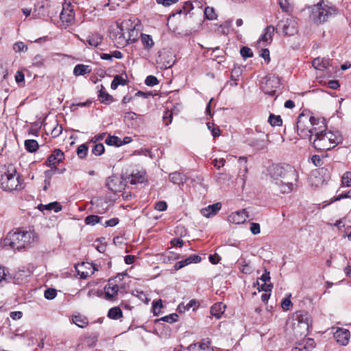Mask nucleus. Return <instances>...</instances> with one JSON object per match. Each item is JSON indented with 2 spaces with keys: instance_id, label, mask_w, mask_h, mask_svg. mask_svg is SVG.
I'll list each match as a JSON object with an SVG mask.
<instances>
[{
  "instance_id": "obj_1",
  "label": "nucleus",
  "mask_w": 351,
  "mask_h": 351,
  "mask_svg": "<svg viewBox=\"0 0 351 351\" xmlns=\"http://www.w3.org/2000/svg\"><path fill=\"white\" fill-rule=\"evenodd\" d=\"M296 127L298 134L304 139H312L313 136L327 131L324 119L315 118L304 112L298 116Z\"/></svg>"
},
{
  "instance_id": "obj_2",
  "label": "nucleus",
  "mask_w": 351,
  "mask_h": 351,
  "mask_svg": "<svg viewBox=\"0 0 351 351\" xmlns=\"http://www.w3.org/2000/svg\"><path fill=\"white\" fill-rule=\"evenodd\" d=\"M270 174L272 182L282 193H290L298 178L296 170L289 165L273 166Z\"/></svg>"
},
{
  "instance_id": "obj_3",
  "label": "nucleus",
  "mask_w": 351,
  "mask_h": 351,
  "mask_svg": "<svg viewBox=\"0 0 351 351\" xmlns=\"http://www.w3.org/2000/svg\"><path fill=\"white\" fill-rule=\"evenodd\" d=\"M38 240V235L34 230H18L10 232L4 239L5 246H10L14 250L26 249Z\"/></svg>"
},
{
  "instance_id": "obj_4",
  "label": "nucleus",
  "mask_w": 351,
  "mask_h": 351,
  "mask_svg": "<svg viewBox=\"0 0 351 351\" xmlns=\"http://www.w3.org/2000/svg\"><path fill=\"white\" fill-rule=\"evenodd\" d=\"M308 141L316 150L327 151L341 143L343 137L339 131H326Z\"/></svg>"
},
{
  "instance_id": "obj_5",
  "label": "nucleus",
  "mask_w": 351,
  "mask_h": 351,
  "mask_svg": "<svg viewBox=\"0 0 351 351\" xmlns=\"http://www.w3.org/2000/svg\"><path fill=\"white\" fill-rule=\"evenodd\" d=\"M0 185L5 191H13L22 189L21 176L17 174L15 167H10L1 176Z\"/></svg>"
},
{
  "instance_id": "obj_6",
  "label": "nucleus",
  "mask_w": 351,
  "mask_h": 351,
  "mask_svg": "<svg viewBox=\"0 0 351 351\" xmlns=\"http://www.w3.org/2000/svg\"><path fill=\"white\" fill-rule=\"evenodd\" d=\"M337 13V10L335 7L322 1L313 7L311 18L315 23L321 24L327 21L330 16Z\"/></svg>"
},
{
  "instance_id": "obj_7",
  "label": "nucleus",
  "mask_w": 351,
  "mask_h": 351,
  "mask_svg": "<svg viewBox=\"0 0 351 351\" xmlns=\"http://www.w3.org/2000/svg\"><path fill=\"white\" fill-rule=\"evenodd\" d=\"M277 32L282 33L285 36H293L297 33V23L293 20L287 19L278 22L276 26Z\"/></svg>"
},
{
  "instance_id": "obj_8",
  "label": "nucleus",
  "mask_w": 351,
  "mask_h": 351,
  "mask_svg": "<svg viewBox=\"0 0 351 351\" xmlns=\"http://www.w3.org/2000/svg\"><path fill=\"white\" fill-rule=\"evenodd\" d=\"M280 82L278 77H266L265 82L262 83L261 89L264 93L270 96H274L276 88L279 86Z\"/></svg>"
},
{
  "instance_id": "obj_9",
  "label": "nucleus",
  "mask_w": 351,
  "mask_h": 351,
  "mask_svg": "<svg viewBox=\"0 0 351 351\" xmlns=\"http://www.w3.org/2000/svg\"><path fill=\"white\" fill-rule=\"evenodd\" d=\"M60 17L61 21L67 25L71 24L74 21L75 14L70 1H64Z\"/></svg>"
},
{
  "instance_id": "obj_10",
  "label": "nucleus",
  "mask_w": 351,
  "mask_h": 351,
  "mask_svg": "<svg viewBox=\"0 0 351 351\" xmlns=\"http://www.w3.org/2000/svg\"><path fill=\"white\" fill-rule=\"evenodd\" d=\"M125 186L123 178L117 176H110L106 180V186L114 193L121 192Z\"/></svg>"
},
{
  "instance_id": "obj_11",
  "label": "nucleus",
  "mask_w": 351,
  "mask_h": 351,
  "mask_svg": "<svg viewBox=\"0 0 351 351\" xmlns=\"http://www.w3.org/2000/svg\"><path fill=\"white\" fill-rule=\"evenodd\" d=\"M64 158V152L60 149H56L53 154H51L47 159L45 164L47 167H55L57 169L56 166L60 163Z\"/></svg>"
},
{
  "instance_id": "obj_12",
  "label": "nucleus",
  "mask_w": 351,
  "mask_h": 351,
  "mask_svg": "<svg viewBox=\"0 0 351 351\" xmlns=\"http://www.w3.org/2000/svg\"><path fill=\"white\" fill-rule=\"evenodd\" d=\"M334 337L340 345L346 346L350 338V333L348 329L339 328L334 332Z\"/></svg>"
},
{
  "instance_id": "obj_13",
  "label": "nucleus",
  "mask_w": 351,
  "mask_h": 351,
  "mask_svg": "<svg viewBox=\"0 0 351 351\" xmlns=\"http://www.w3.org/2000/svg\"><path fill=\"white\" fill-rule=\"evenodd\" d=\"M221 208V204L220 202H217L202 208L200 210V213L204 217L209 218L216 215Z\"/></svg>"
},
{
  "instance_id": "obj_14",
  "label": "nucleus",
  "mask_w": 351,
  "mask_h": 351,
  "mask_svg": "<svg viewBox=\"0 0 351 351\" xmlns=\"http://www.w3.org/2000/svg\"><path fill=\"white\" fill-rule=\"evenodd\" d=\"M246 209L232 213L228 216V221L235 224H241L245 221L247 218Z\"/></svg>"
},
{
  "instance_id": "obj_15",
  "label": "nucleus",
  "mask_w": 351,
  "mask_h": 351,
  "mask_svg": "<svg viewBox=\"0 0 351 351\" xmlns=\"http://www.w3.org/2000/svg\"><path fill=\"white\" fill-rule=\"evenodd\" d=\"M105 296L107 300H112L117 294L119 287L112 280H109L108 284L104 287Z\"/></svg>"
},
{
  "instance_id": "obj_16",
  "label": "nucleus",
  "mask_w": 351,
  "mask_h": 351,
  "mask_svg": "<svg viewBox=\"0 0 351 351\" xmlns=\"http://www.w3.org/2000/svg\"><path fill=\"white\" fill-rule=\"evenodd\" d=\"M145 180V173L137 171L136 173L132 172L130 176L126 177L125 181L126 183L131 184H136L143 183Z\"/></svg>"
},
{
  "instance_id": "obj_17",
  "label": "nucleus",
  "mask_w": 351,
  "mask_h": 351,
  "mask_svg": "<svg viewBox=\"0 0 351 351\" xmlns=\"http://www.w3.org/2000/svg\"><path fill=\"white\" fill-rule=\"evenodd\" d=\"M274 31L275 28L273 25L267 26L264 29L263 34L259 38L258 43H270L272 40Z\"/></svg>"
},
{
  "instance_id": "obj_18",
  "label": "nucleus",
  "mask_w": 351,
  "mask_h": 351,
  "mask_svg": "<svg viewBox=\"0 0 351 351\" xmlns=\"http://www.w3.org/2000/svg\"><path fill=\"white\" fill-rule=\"evenodd\" d=\"M263 136L266 137V139L265 138H252L251 139L248 140V144L249 145L254 147L256 148L257 149H263L265 148L268 144V139H267V134H263Z\"/></svg>"
},
{
  "instance_id": "obj_19",
  "label": "nucleus",
  "mask_w": 351,
  "mask_h": 351,
  "mask_svg": "<svg viewBox=\"0 0 351 351\" xmlns=\"http://www.w3.org/2000/svg\"><path fill=\"white\" fill-rule=\"evenodd\" d=\"M312 65L315 69L323 71L325 69H329L330 62L328 60L316 58L313 60Z\"/></svg>"
},
{
  "instance_id": "obj_20",
  "label": "nucleus",
  "mask_w": 351,
  "mask_h": 351,
  "mask_svg": "<svg viewBox=\"0 0 351 351\" xmlns=\"http://www.w3.org/2000/svg\"><path fill=\"white\" fill-rule=\"evenodd\" d=\"M226 308V306L222 303H216L210 308V313L213 316L215 317L217 319H219L221 317V315L224 313Z\"/></svg>"
},
{
  "instance_id": "obj_21",
  "label": "nucleus",
  "mask_w": 351,
  "mask_h": 351,
  "mask_svg": "<svg viewBox=\"0 0 351 351\" xmlns=\"http://www.w3.org/2000/svg\"><path fill=\"white\" fill-rule=\"evenodd\" d=\"M169 180L175 184H183L186 182V177L182 173L175 171L169 174Z\"/></svg>"
},
{
  "instance_id": "obj_22",
  "label": "nucleus",
  "mask_w": 351,
  "mask_h": 351,
  "mask_svg": "<svg viewBox=\"0 0 351 351\" xmlns=\"http://www.w3.org/2000/svg\"><path fill=\"white\" fill-rule=\"evenodd\" d=\"M103 38L98 34H95L91 36H88L84 43L88 44L92 47H97L102 40Z\"/></svg>"
},
{
  "instance_id": "obj_23",
  "label": "nucleus",
  "mask_w": 351,
  "mask_h": 351,
  "mask_svg": "<svg viewBox=\"0 0 351 351\" xmlns=\"http://www.w3.org/2000/svg\"><path fill=\"white\" fill-rule=\"evenodd\" d=\"M91 69L90 66L85 64H77L73 69V74L75 76L84 75L86 73H90Z\"/></svg>"
},
{
  "instance_id": "obj_24",
  "label": "nucleus",
  "mask_w": 351,
  "mask_h": 351,
  "mask_svg": "<svg viewBox=\"0 0 351 351\" xmlns=\"http://www.w3.org/2000/svg\"><path fill=\"white\" fill-rule=\"evenodd\" d=\"M38 208L40 210H53L56 213H58L60 211L62 208V206L60 204V203L57 202H51L48 204H40L38 206Z\"/></svg>"
},
{
  "instance_id": "obj_25",
  "label": "nucleus",
  "mask_w": 351,
  "mask_h": 351,
  "mask_svg": "<svg viewBox=\"0 0 351 351\" xmlns=\"http://www.w3.org/2000/svg\"><path fill=\"white\" fill-rule=\"evenodd\" d=\"M141 40L145 49L148 51L150 50L154 45L152 36L148 34H141Z\"/></svg>"
},
{
  "instance_id": "obj_26",
  "label": "nucleus",
  "mask_w": 351,
  "mask_h": 351,
  "mask_svg": "<svg viewBox=\"0 0 351 351\" xmlns=\"http://www.w3.org/2000/svg\"><path fill=\"white\" fill-rule=\"evenodd\" d=\"M99 99L101 103L108 104L112 101V96L108 94L105 90L104 87L101 85V89L99 90Z\"/></svg>"
},
{
  "instance_id": "obj_27",
  "label": "nucleus",
  "mask_w": 351,
  "mask_h": 351,
  "mask_svg": "<svg viewBox=\"0 0 351 351\" xmlns=\"http://www.w3.org/2000/svg\"><path fill=\"white\" fill-rule=\"evenodd\" d=\"M25 147L27 152L34 153L38 149V143L36 140L28 139L25 141Z\"/></svg>"
},
{
  "instance_id": "obj_28",
  "label": "nucleus",
  "mask_w": 351,
  "mask_h": 351,
  "mask_svg": "<svg viewBox=\"0 0 351 351\" xmlns=\"http://www.w3.org/2000/svg\"><path fill=\"white\" fill-rule=\"evenodd\" d=\"M108 316L112 319H118L123 316L122 311L118 306L111 308L108 313Z\"/></svg>"
},
{
  "instance_id": "obj_29",
  "label": "nucleus",
  "mask_w": 351,
  "mask_h": 351,
  "mask_svg": "<svg viewBox=\"0 0 351 351\" xmlns=\"http://www.w3.org/2000/svg\"><path fill=\"white\" fill-rule=\"evenodd\" d=\"M126 80L123 78L121 75H117L114 77V79L111 83L110 87L112 90L117 88L119 85H125Z\"/></svg>"
},
{
  "instance_id": "obj_30",
  "label": "nucleus",
  "mask_w": 351,
  "mask_h": 351,
  "mask_svg": "<svg viewBox=\"0 0 351 351\" xmlns=\"http://www.w3.org/2000/svg\"><path fill=\"white\" fill-rule=\"evenodd\" d=\"M73 323L80 328H84L88 324V320L86 317L80 315H74L72 318Z\"/></svg>"
},
{
  "instance_id": "obj_31",
  "label": "nucleus",
  "mask_w": 351,
  "mask_h": 351,
  "mask_svg": "<svg viewBox=\"0 0 351 351\" xmlns=\"http://www.w3.org/2000/svg\"><path fill=\"white\" fill-rule=\"evenodd\" d=\"M105 143L108 145L121 146V138L116 136H108Z\"/></svg>"
},
{
  "instance_id": "obj_32",
  "label": "nucleus",
  "mask_w": 351,
  "mask_h": 351,
  "mask_svg": "<svg viewBox=\"0 0 351 351\" xmlns=\"http://www.w3.org/2000/svg\"><path fill=\"white\" fill-rule=\"evenodd\" d=\"M268 121L271 126H280L282 123V120L279 115L271 114L269 117Z\"/></svg>"
},
{
  "instance_id": "obj_33",
  "label": "nucleus",
  "mask_w": 351,
  "mask_h": 351,
  "mask_svg": "<svg viewBox=\"0 0 351 351\" xmlns=\"http://www.w3.org/2000/svg\"><path fill=\"white\" fill-rule=\"evenodd\" d=\"M88 147L86 144H82L77 148V154L81 159L85 158L87 155Z\"/></svg>"
},
{
  "instance_id": "obj_34",
  "label": "nucleus",
  "mask_w": 351,
  "mask_h": 351,
  "mask_svg": "<svg viewBox=\"0 0 351 351\" xmlns=\"http://www.w3.org/2000/svg\"><path fill=\"white\" fill-rule=\"evenodd\" d=\"M239 162L240 163V170L239 174H247L248 171L247 167V158L241 156L239 158Z\"/></svg>"
},
{
  "instance_id": "obj_35",
  "label": "nucleus",
  "mask_w": 351,
  "mask_h": 351,
  "mask_svg": "<svg viewBox=\"0 0 351 351\" xmlns=\"http://www.w3.org/2000/svg\"><path fill=\"white\" fill-rule=\"evenodd\" d=\"M101 217L97 215H88L85 218V223L87 225L94 226L96 223H99Z\"/></svg>"
},
{
  "instance_id": "obj_36",
  "label": "nucleus",
  "mask_w": 351,
  "mask_h": 351,
  "mask_svg": "<svg viewBox=\"0 0 351 351\" xmlns=\"http://www.w3.org/2000/svg\"><path fill=\"white\" fill-rule=\"evenodd\" d=\"M104 151L105 148L102 143L95 144L92 149V153L95 156H101Z\"/></svg>"
},
{
  "instance_id": "obj_37",
  "label": "nucleus",
  "mask_w": 351,
  "mask_h": 351,
  "mask_svg": "<svg viewBox=\"0 0 351 351\" xmlns=\"http://www.w3.org/2000/svg\"><path fill=\"white\" fill-rule=\"evenodd\" d=\"M204 15L208 20H213L217 18V14L215 12V10L210 7H206L204 10Z\"/></svg>"
},
{
  "instance_id": "obj_38",
  "label": "nucleus",
  "mask_w": 351,
  "mask_h": 351,
  "mask_svg": "<svg viewBox=\"0 0 351 351\" xmlns=\"http://www.w3.org/2000/svg\"><path fill=\"white\" fill-rule=\"evenodd\" d=\"M132 295L138 297L139 300H141L142 302H144L145 303L149 302V299L147 298L146 294L143 291L136 289L133 291Z\"/></svg>"
},
{
  "instance_id": "obj_39",
  "label": "nucleus",
  "mask_w": 351,
  "mask_h": 351,
  "mask_svg": "<svg viewBox=\"0 0 351 351\" xmlns=\"http://www.w3.org/2000/svg\"><path fill=\"white\" fill-rule=\"evenodd\" d=\"M56 295H57L56 290L53 288L47 289L44 293L45 298L47 300L54 299L56 298Z\"/></svg>"
},
{
  "instance_id": "obj_40",
  "label": "nucleus",
  "mask_w": 351,
  "mask_h": 351,
  "mask_svg": "<svg viewBox=\"0 0 351 351\" xmlns=\"http://www.w3.org/2000/svg\"><path fill=\"white\" fill-rule=\"evenodd\" d=\"M145 83L148 86H154L159 83L158 80L154 75H148L145 81Z\"/></svg>"
},
{
  "instance_id": "obj_41",
  "label": "nucleus",
  "mask_w": 351,
  "mask_h": 351,
  "mask_svg": "<svg viewBox=\"0 0 351 351\" xmlns=\"http://www.w3.org/2000/svg\"><path fill=\"white\" fill-rule=\"evenodd\" d=\"M178 315L176 313H171L169 315L162 317L160 319L167 323H174L178 321Z\"/></svg>"
},
{
  "instance_id": "obj_42",
  "label": "nucleus",
  "mask_w": 351,
  "mask_h": 351,
  "mask_svg": "<svg viewBox=\"0 0 351 351\" xmlns=\"http://www.w3.org/2000/svg\"><path fill=\"white\" fill-rule=\"evenodd\" d=\"M341 182L343 186H351V172L347 171L346 172L341 179Z\"/></svg>"
},
{
  "instance_id": "obj_43",
  "label": "nucleus",
  "mask_w": 351,
  "mask_h": 351,
  "mask_svg": "<svg viewBox=\"0 0 351 351\" xmlns=\"http://www.w3.org/2000/svg\"><path fill=\"white\" fill-rule=\"evenodd\" d=\"M210 344V339H204L202 340V341L201 343H199L198 346L197 345V349L195 351L205 350L209 348Z\"/></svg>"
},
{
  "instance_id": "obj_44",
  "label": "nucleus",
  "mask_w": 351,
  "mask_h": 351,
  "mask_svg": "<svg viewBox=\"0 0 351 351\" xmlns=\"http://www.w3.org/2000/svg\"><path fill=\"white\" fill-rule=\"evenodd\" d=\"M241 55L245 59L253 56V52L248 47H243L240 50Z\"/></svg>"
},
{
  "instance_id": "obj_45",
  "label": "nucleus",
  "mask_w": 351,
  "mask_h": 351,
  "mask_svg": "<svg viewBox=\"0 0 351 351\" xmlns=\"http://www.w3.org/2000/svg\"><path fill=\"white\" fill-rule=\"evenodd\" d=\"M13 49L16 52H21L23 51L27 50V46L25 45L23 42H17L14 44Z\"/></svg>"
},
{
  "instance_id": "obj_46",
  "label": "nucleus",
  "mask_w": 351,
  "mask_h": 351,
  "mask_svg": "<svg viewBox=\"0 0 351 351\" xmlns=\"http://www.w3.org/2000/svg\"><path fill=\"white\" fill-rule=\"evenodd\" d=\"M241 75V70L240 67L234 66L231 71L230 78L232 81L238 80L239 76Z\"/></svg>"
},
{
  "instance_id": "obj_47",
  "label": "nucleus",
  "mask_w": 351,
  "mask_h": 351,
  "mask_svg": "<svg viewBox=\"0 0 351 351\" xmlns=\"http://www.w3.org/2000/svg\"><path fill=\"white\" fill-rule=\"evenodd\" d=\"M62 132V128L61 125H60L58 123L56 122V125L53 127L51 132V134L52 137L56 138L59 136Z\"/></svg>"
},
{
  "instance_id": "obj_48",
  "label": "nucleus",
  "mask_w": 351,
  "mask_h": 351,
  "mask_svg": "<svg viewBox=\"0 0 351 351\" xmlns=\"http://www.w3.org/2000/svg\"><path fill=\"white\" fill-rule=\"evenodd\" d=\"M162 307V304L161 300H158L157 301H153L152 308H153L154 315H157L158 313H159V311Z\"/></svg>"
},
{
  "instance_id": "obj_49",
  "label": "nucleus",
  "mask_w": 351,
  "mask_h": 351,
  "mask_svg": "<svg viewBox=\"0 0 351 351\" xmlns=\"http://www.w3.org/2000/svg\"><path fill=\"white\" fill-rule=\"evenodd\" d=\"M311 161L315 167H321L324 165L323 158L318 155H314L311 158Z\"/></svg>"
},
{
  "instance_id": "obj_50",
  "label": "nucleus",
  "mask_w": 351,
  "mask_h": 351,
  "mask_svg": "<svg viewBox=\"0 0 351 351\" xmlns=\"http://www.w3.org/2000/svg\"><path fill=\"white\" fill-rule=\"evenodd\" d=\"M44 64V58L40 55H36L33 59V64L37 67H40Z\"/></svg>"
},
{
  "instance_id": "obj_51",
  "label": "nucleus",
  "mask_w": 351,
  "mask_h": 351,
  "mask_svg": "<svg viewBox=\"0 0 351 351\" xmlns=\"http://www.w3.org/2000/svg\"><path fill=\"white\" fill-rule=\"evenodd\" d=\"M291 306H292V302L289 298H285L282 300V301L281 302V307L284 310H286V311L289 310Z\"/></svg>"
},
{
  "instance_id": "obj_52",
  "label": "nucleus",
  "mask_w": 351,
  "mask_h": 351,
  "mask_svg": "<svg viewBox=\"0 0 351 351\" xmlns=\"http://www.w3.org/2000/svg\"><path fill=\"white\" fill-rule=\"evenodd\" d=\"M179 0H156L158 4H161L165 7H169L172 4H175L178 2Z\"/></svg>"
},
{
  "instance_id": "obj_53",
  "label": "nucleus",
  "mask_w": 351,
  "mask_h": 351,
  "mask_svg": "<svg viewBox=\"0 0 351 351\" xmlns=\"http://www.w3.org/2000/svg\"><path fill=\"white\" fill-rule=\"evenodd\" d=\"M260 56L263 58L267 63L270 62L269 51L268 49H262Z\"/></svg>"
},
{
  "instance_id": "obj_54",
  "label": "nucleus",
  "mask_w": 351,
  "mask_h": 351,
  "mask_svg": "<svg viewBox=\"0 0 351 351\" xmlns=\"http://www.w3.org/2000/svg\"><path fill=\"white\" fill-rule=\"evenodd\" d=\"M250 231L253 234H258L261 232L260 225L258 223H251Z\"/></svg>"
},
{
  "instance_id": "obj_55",
  "label": "nucleus",
  "mask_w": 351,
  "mask_h": 351,
  "mask_svg": "<svg viewBox=\"0 0 351 351\" xmlns=\"http://www.w3.org/2000/svg\"><path fill=\"white\" fill-rule=\"evenodd\" d=\"M273 288V285L272 284H267V282H263L261 285V288L260 287H258V289L259 291H263L266 293H268V292H271V289Z\"/></svg>"
},
{
  "instance_id": "obj_56",
  "label": "nucleus",
  "mask_w": 351,
  "mask_h": 351,
  "mask_svg": "<svg viewBox=\"0 0 351 351\" xmlns=\"http://www.w3.org/2000/svg\"><path fill=\"white\" fill-rule=\"evenodd\" d=\"M155 208L158 211H164L167 208V204L165 201H160L155 205Z\"/></svg>"
},
{
  "instance_id": "obj_57",
  "label": "nucleus",
  "mask_w": 351,
  "mask_h": 351,
  "mask_svg": "<svg viewBox=\"0 0 351 351\" xmlns=\"http://www.w3.org/2000/svg\"><path fill=\"white\" fill-rule=\"evenodd\" d=\"M270 280L269 272L267 270L265 271V273L257 280V285H259V280H261L263 282H267Z\"/></svg>"
},
{
  "instance_id": "obj_58",
  "label": "nucleus",
  "mask_w": 351,
  "mask_h": 351,
  "mask_svg": "<svg viewBox=\"0 0 351 351\" xmlns=\"http://www.w3.org/2000/svg\"><path fill=\"white\" fill-rule=\"evenodd\" d=\"M119 221V220L118 218H112L106 221L105 226L106 227H114L118 224Z\"/></svg>"
},
{
  "instance_id": "obj_59",
  "label": "nucleus",
  "mask_w": 351,
  "mask_h": 351,
  "mask_svg": "<svg viewBox=\"0 0 351 351\" xmlns=\"http://www.w3.org/2000/svg\"><path fill=\"white\" fill-rule=\"evenodd\" d=\"M45 8V4L43 2L38 3L34 5V12H38V14H43V10Z\"/></svg>"
},
{
  "instance_id": "obj_60",
  "label": "nucleus",
  "mask_w": 351,
  "mask_h": 351,
  "mask_svg": "<svg viewBox=\"0 0 351 351\" xmlns=\"http://www.w3.org/2000/svg\"><path fill=\"white\" fill-rule=\"evenodd\" d=\"M225 163L226 160L223 158H220L219 160L215 159L213 162V165L217 169H220L221 167H223Z\"/></svg>"
},
{
  "instance_id": "obj_61",
  "label": "nucleus",
  "mask_w": 351,
  "mask_h": 351,
  "mask_svg": "<svg viewBox=\"0 0 351 351\" xmlns=\"http://www.w3.org/2000/svg\"><path fill=\"white\" fill-rule=\"evenodd\" d=\"M207 127L211 131L213 137H217L220 135V130L219 128H213V126L210 125V123H207Z\"/></svg>"
},
{
  "instance_id": "obj_62",
  "label": "nucleus",
  "mask_w": 351,
  "mask_h": 351,
  "mask_svg": "<svg viewBox=\"0 0 351 351\" xmlns=\"http://www.w3.org/2000/svg\"><path fill=\"white\" fill-rule=\"evenodd\" d=\"M10 317L14 320L19 319L23 316V313L21 311H12L10 313Z\"/></svg>"
},
{
  "instance_id": "obj_63",
  "label": "nucleus",
  "mask_w": 351,
  "mask_h": 351,
  "mask_svg": "<svg viewBox=\"0 0 351 351\" xmlns=\"http://www.w3.org/2000/svg\"><path fill=\"white\" fill-rule=\"evenodd\" d=\"M278 3L283 11H288L289 3L287 0H278Z\"/></svg>"
},
{
  "instance_id": "obj_64",
  "label": "nucleus",
  "mask_w": 351,
  "mask_h": 351,
  "mask_svg": "<svg viewBox=\"0 0 351 351\" xmlns=\"http://www.w3.org/2000/svg\"><path fill=\"white\" fill-rule=\"evenodd\" d=\"M188 259H189V263H199L201 261V257L198 255H191L190 256L188 257Z\"/></svg>"
}]
</instances>
